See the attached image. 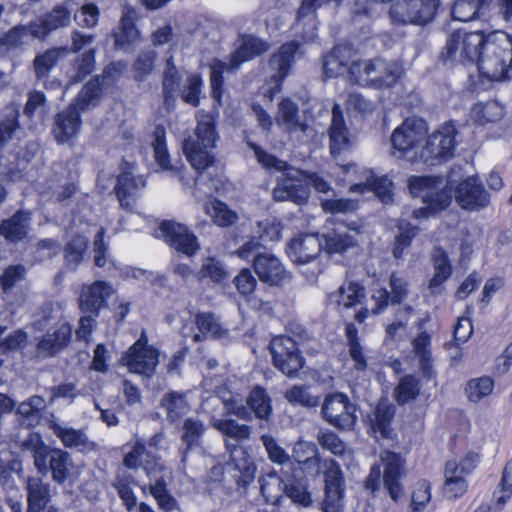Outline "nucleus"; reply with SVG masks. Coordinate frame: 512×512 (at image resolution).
Returning a JSON list of instances; mask_svg holds the SVG:
<instances>
[{
    "label": "nucleus",
    "mask_w": 512,
    "mask_h": 512,
    "mask_svg": "<svg viewBox=\"0 0 512 512\" xmlns=\"http://www.w3.org/2000/svg\"><path fill=\"white\" fill-rule=\"evenodd\" d=\"M246 143L254 151L257 161L264 168L284 172L283 177L278 180L273 189L275 201H291L297 205L307 203L309 188L301 179L304 176L303 171L290 167L286 161L278 159L250 140H247Z\"/></svg>",
    "instance_id": "obj_1"
},
{
    "label": "nucleus",
    "mask_w": 512,
    "mask_h": 512,
    "mask_svg": "<svg viewBox=\"0 0 512 512\" xmlns=\"http://www.w3.org/2000/svg\"><path fill=\"white\" fill-rule=\"evenodd\" d=\"M22 448L31 452L34 466L40 474L51 473L52 480L58 485H63L70 478L74 465L69 452L45 444L38 433H29L22 442Z\"/></svg>",
    "instance_id": "obj_2"
},
{
    "label": "nucleus",
    "mask_w": 512,
    "mask_h": 512,
    "mask_svg": "<svg viewBox=\"0 0 512 512\" xmlns=\"http://www.w3.org/2000/svg\"><path fill=\"white\" fill-rule=\"evenodd\" d=\"M477 67L481 75L491 81L511 79L512 37L500 30L489 32Z\"/></svg>",
    "instance_id": "obj_3"
},
{
    "label": "nucleus",
    "mask_w": 512,
    "mask_h": 512,
    "mask_svg": "<svg viewBox=\"0 0 512 512\" xmlns=\"http://www.w3.org/2000/svg\"><path fill=\"white\" fill-rule=\"evenodd\" d=\"M218 139L214 119L206 114L198 119L195 137H189L183 141V152L191 166L199 173V178L214 162L209 149L215 148Z\"/></svg>",
    "instance_id": "obj_4"
},
{
    "label": "nucleus",
    "mask_w": 512,
    "mask_h": 512,
    "mask_svg": "<svg viewBox=\"0 0 512 512\" xmlns=\"http://www.w3.org/2000/svg\"><path fill=\"white\" fill-rule=\"evenodd\" d=\"M400 74L401 68L397 63L385 61L381 58L355 61L348 69V77L351 83L377 89L393 86L399 79Z\"/></svg>",
    "instance_id": "obj_5"
},
{
    "label": "nucleus",
    "mask_w": 512,
    "mask_h": 512,
    "mask_svg": "<svg viewBox=\"0 0 512 512\" xmlns=\"http://www.w3.org/2000/svg\"><path fill=\"white\" fill-rule=\"evenodd\" d=\"M322 251V242L317 234H303L293 238L287 245L286 252L288 257L297 266L304 268L312 264V269H302L301 272L305 278L310 281H316L318 275L323 271L318 258Z\"/></svg>",
    "instance_id": "obj_6"
},
{
    "label": "nucleus",
    "mask_w": 512,
    "mask_h": 512,
    "mask_svg": "<svg viewBox=\"0 0 512 512\" xmlns=\"http://www.w3.org/2000/svg\"><path fill=\"white\" fill-rule=\"evenodd\" d=\"M455 182L452 173L448 175L445 186H443V179L441 177H412L409 181V188L413 194H420L423 202L430 206L432 213L436 214L450 205L452 201V187Z\"/></svg>",
    "instance_id": "obj_7"
},
{
    "label": "nucleus",
    "mask_w": 512,
    "mask_h": 512,
    "mask_svg": "<svg viewBox=\"0 0 512 512\" xmlns=\"http://www.w3.org/2000/svg\"><path fill=\"white\" fill-rule=\"evenodd\" d=\"M269 348L274 366L290 378L297 376L305 364L297 342L289 336L280 335L271 340Z\"/></svg>",
    "instance_id": "obj_8"
},
{
    "label": "nucleus",
    "mask_w": 512,
    "mask_h": 512,
    "mask_svg": "<svg viewBox=\"0 0 512 512\" xmlns=\"http://www.w3.org/2000/svg\"><path fill=\"white\" fill-rule=\"evenodd\" d=\"M426 133L427 127L423 120L407 118L393 131L391 135L392 147L400 153L399 157L414 160Z\"/></svg>",
    "instance_id": "obj_9"
},
{
    "label": "nucleus",
    "mask_w": 512,
    "mask_h": 512,
    "mask_svg": "<svg viewBox=\"0 0 512 512\" xmlns=\"http://www.w3.org/2000/svg\"><path fill=\"white\" fill-rule=\"evenodd\" d=\"M457 131L452 121L445 122L427 139L420 157L431 165L445 162L454 155Z\"/></svg>",
    "instance_id": "obj_10"
},
{
    "label": "nucleus",
    "mask_w": 512,
    "mask_h": 512,
    "mask_svg": "<svg viewBox=\"0 0 512 512\" xmlns=\"http://www.w3.org/2000/svg\"><path fill=\"white\" fill-rule=\"evenodd\" d=\"M321 412L329 424L341 430H351L356 423V406L340 392L326 395Z\"/></svg>",
    "instance_id": "obj_11"
},
{
    "label": "nucleus",
    "mask_w": 512,
    "mask_h": 512,
    "mask_svg": "<svg viewBox=\"0 0 512 512\" xmlns=\"http://www.w3.org/2000/svg\"><path fill=\"white\" fill-rule=\"evenodd\" d=\"M379 459L383 466V487L394 502L404 495L402 479L406 476V460L400 454L390 450L380 453Z\"/></svg>",
    "instance_id": "obj_12"
},
{
    "label": "nucleus",
    "mask_w": 512,
    "mask_h": 512,
    "mask_svg": "<svg viewBox=\"0 0 512 512\" xmlns=\"http://www.w3.org/2000/svg\"><path fill=\"white\" fill-rule=\"evenodd\" d=\"M148 337L143 330L138 340L129 348L123 360L133 373L150 377L158 365V350L148 346Z\"/></svg>",
    "instance_id": "obj_13"
},
{
    "label": "nucleus",
    "mask_w": 512,
    "mask_h": 512,
    "mask_svg": "<svg viewBox=\"0 0 512 512\" xmlns=\"http://www.w3.org/2000/svg\"><path fill=\"white\" fill-rule=\"evenodd\" d=\"M324 478V498L320 503V510L344 508L345 478L340 465L333 459L326 461Z\"/></svg>",
    "instance_id": "obj_14"
},
{
    "label": "nucleus",
    "mask_w": 512,
    "mask_h": 512,
    "mask_svg": "<svg viewBox=\"0 0 512 512\" xmlns=\"http://www.w3.org/2000/svg\"><path fill=\"white\" fill-rule=\"evenodd\" d=\"M158 233L169 246L188 257L200 250L197 237L183 224L165 220L159 225Z\"/></svg>",
    "instance_id": "obj_15"
},
{
    "label": "nucleus",
    "mask_w": 512,
    "mask_h": 512,
    "mask_svg": "<svg viewBox=\"0 0 512 512\" xmlns=\"http://www.w3.org/2000/svg\"><path fill=\"white\" fill-rule=\"evenodd\" d=\"M72 327L67 322H56L53 330L49 329L35 346L34 357L38 360L52 358L64 350L70 343Z\"/></svg>",
    "instance_id": "obj_16"
},
{
    "label": "nucleus",
    "mask_w": 512,
    "mask_h": 512,
    "mask_svg": "<svg viewBox=\"0 0 512 512\" xmlns=\"http://www.w3.org/2000/svg\"><path fill=\"white\" fill-rule=\"evenodd\" d=\"M455 200L468 211H479L490 203V195L477 176H469L455 187Z\"/></svg>",
    "instance_id": "obj_17"
},
{
    "label": "nucleus",
    "mask_w": 512,
    "mask_h": 512,
    "mask_svg": "<svg viewBox=\"0 0 512 512\" xmlns=\"http://www.w3.org/2000/svg\"><path fill=\"white\" fill-rule=\"evenodd\" d=\"M120 71V63L110 64L105 68L102 75L95 76L90 81H88L70 104L75 105V107L81 112H85L91 108L96 107L102 97L104 80L108 78L112 72L119 73Z\"/></svg>",
    "instance_id": "obj_18"
},
{
    "label": "nucleus",
    "mask_w": 512,
    "mask_h": 512,
    "mask_svg": "<svg viewBox=\"0 0 512 512\" xmlns=\"http://www.w3.org/2000/svg\"><path fill=\"white\" fill-rule=\"evenodd\" d=\"M389 286L391 292L386 288L374 290L371 297L375 303V307L372 308L373 314H380L389 305H399L407 298L409 285L404 278L399 277L396 273H392L389 278Z\"/></svg>",
    "instance_id": "obj_19"
},
{
    "label": "nucleus",
    "mask_w": 512,
    "mask_h": 512,
    "mask_svg": "<svg viewBox=\"0 0 512 512\" xmlns=\"http://www.w3.org/2000/svg\"><path fill=\"white\" fill-rule=\"evenodd\" d=\"M113 292L112 286L106 281L98 280L90 285H83L79 296L81 312L99 315L100 310L106 306L107 300Z\"/></svg>",
    "instance_id": "obj_20"
},
{
    "label": "nucleus",
    "mask_w": 512,
    "mask_h": 512,
    "mask_svg": "<svg viewBox=\"0 0 512 512\" xmlns=\"http://www.w3.org/2000/svg\"><path fill=\"white\" fill-rule=\"evenodd\" d=\"M146 186V180L142 175H133L131 171L123 170L117 177L114 188L120 206L125 210H132L136 199Z\"/></svg>",
    "instance_id": "obj_21"
},
{
    "label": "nucleus",
    "mask_w": 512,
    "mask_h": 512,
    "mask_svg": "<svg viewBox=\"0 0 512 512\" xmlns=\"http://www.w3.org/2000/svg\"><path fill=\"white\" fill-rule=\"evenodd\" d=\"M253 268L259 279L270 286H279L289 277L281 261L270 253L257 254Z\"/></svg>",
    "instance_id": "obj_22"
},
{
    "label": "nucleus",
    "mask_w": 512,
    "mask_h": 512,
    "mask_svg": "<svg viewBox=\"0 0 512 512\" xmlns=\"http://www.w3.org/2000/svg\"><path fill=\"white\" fill-rule=\"evenodd\" d=\"M48 427L54 435L60 439L64 447L76 450L81 453L95 451L97 445L89 439L88 435L82 429H75L66 425H61L52 419L48 422Z\"/></svg>",
    "instance_id": "obj_23"
},
{
    "label": "nucleus",
    "mask_w": 512,
    "mask_h": 512,
    "mask_svg": "<svg viewBox=\"0 0 512 512\" xmlns=\"http://www.w3.org/2000/svg\"><path fill=\"white\" fill-rule=\"evenodd\" d=\"M225 449L230 454V460L235 471L238 472L234 475L238 486H248L253 481L256 473V465L253 459L241 445L232 443L230 440L225 441Z\"/></svg>",
    "instance_id": "obj_24"
},
{
    "label": "nucleus",
    "mask_w": 512,
    "mask_h": 512,
    "mask_svg": "<svg viewBox=\"0 0 512 512\" xmlns=\"http://www.w3.org/2000/svg\"><path fill=\"white\" fill-rule=\"evenodd\" d=\"M81 113L75 105L69 104L66 109L56 114L52 132L58 143L64 144L78 134L82 125Z\"/></svg>",
    "instance_id": "obj_25"
},
{
    "label": "nucleus",
    "mask_w": 512,
    "mask_h": 512,
    "mask_svg": "<svg viewBox=\"0 0 512 512\" xmlns=\"http://www.w3.org/2000/svg\"><path fill=\"white\" fill-rule=\"evenodd\" d=\"M205 430V425L201 420L193 417L185 419L181 433L182 445L178 451L183 468L186 466L189 453L202 448V438Z\"/></svg>",
    "instance_id": "obj_26"
},
{
    "label": "nucleus",
    "mask_w": 512,
    "mask_h": 512,
    "mask_svg": "<svg viewBox=\"0 0 512 512\" xmlns=\"http://www.w3.org/2000/svg\"><path fill=\"white\" fill-rule=\"evenodd\" d=\"M71 22V12L64 5H56L50 12L31 22L32 36L45 38L49 33L66 27Z\"/></svg>",
    "instance_id": "obj_27"
},
{
    "label": "nucleus",
    "mask_w": 512,
    "mask_h": 512,
    "mask_svg": "<svg viewBox=\"0 0 512 512\" xmlns=\"http://www.w3.org/2000/svg\"><path fill=\"white\" fill-rule=\"evenodd\" d=\"M301 44L296 41H289L282 44L277 52L270 57L269 64L274 73L271 79L278 83L281 82L290 72Z\"/></svg>",
    "instance_id": "obj_28"
},
{
    "label": "nucleus",
    "mask_w": 512,
    "mask_h": 512,
    "mask_svg": "<svg viewBox=\"0 0 512 512\" xmlns=\"http://www.w3.org/2000/svg\"><path fill=\"white\" fill-rule=\"evenodd\" d=\"M329 147L333 156H337L350 149L352 138L345 125L343 113L338 104L332 109V121L329 128Z\"/></svg>",
    "instance_id": "obj_29"
},
{
    "label": "nucleus",
    "mask_w": 512,
    "mask_h": 512,
    "mask_svg": "<svg viewBox=\"0 0 512 512\" xmlns=\"http://www.w3.org/2000/svg\"><path fill=\"white\" fill-rule=\"evenodd\" d=\"M395 406L388 402H380L369 416L370 428L377 439L392 440L395 436L391 424L395 416Z\"/></svg>",
    "instance_id": "obj_30"
},
{
    "label": "nucleus",
    "mask_w": 512,
    "mask_h": 512,
    "mask_svg": "<svg viewBox=\"0 0 512 512\" xmlns=\"http://www.w3.org/2000/svg\"><path fill=\"white\" fill-rule=\"evenodd\" d=\"M246 404L259 420V429L266 430L271 424L272 400L262 386H255L246 398Z\"/></svg>",
    "instance_id": "obj_31"
},
{
    "label": "nucleus",
    "mask_w": 512,
    "mask_h": 512,
    "mask_svg": "<svg viewBox=\"0 0 512 512\" xmlns=\"http://www.w3.org/2000/svg\"><path fill=\"white\" fill-rule=\"evenodd\" d=\"M136 19L137 11L132 7L126 6L123 10L118 28L113 31L116 48L126 51L136 42L139 36L135 26Z\"/></svg>",
    "instance_id": "obj_32"
},
{
    "label": "nucleus",
    "mask_w": 512,
    "mask_h": 512,
    "mask_svg": "<svg viewBox=\"0 0 512 512\" xmlns=\"http://www.w3.org/2000/svg\"><path fill=\"white\" fill-rule=\"evenodd\" d=\"M27 512H44L51 501L50 485L42 478L30 476L26 481Z\"/></svg>",
    "instance_id": "obj_33"
},
{
    "label": "nucleus",
    "mask_w": 512,
    "mask_h": 512,
    "mask_svg": "<svg viewBox=\"0 0 512 512\" xmlns=\"http://www.w3.org/2000/svg\"><path fill=\"white\" fill-rule=\"evenodd\" d=\"M195 324L199 330L192 336L194 342L198 343L206 338L225 339L229 331L224 328L219 318L210 312H201L195 315Z\"/></svg>",
    "instance_id": "obj_34"
},
{
    "label": "nucleus",
    "mask_w": 512,
    "mask_h": 512,
    "mask_svg": "<svg viewBox=\"0 0 512 512\" xmlns=\"http://www.w3.org/2000/svg\"><path fill=\"white\" fill-rule=\"evenodd\" d=\"M276 123L283 126L285 131L293 134L301 132L306 134L309 126L299 115L298 105L290 99H284L278 104Z\"/></svg>",
    "instance_id": "obj_35"
},
{
    "label": "nucleus",
    "mask_w": 512,
    "mask_h": 512,
    "mask_svg": "<svg viewBox=\"0 0 512 512\" xmlns=\"http://www.w3.org/2000/svg\"><path fill=\"white\" fill-rule=\"evenodd\" d=\"M30 223L31 213L18 210L11 218L1 222L0 235L9 242L17 243L27 236Z\"/></svg>",
    "instance_id": "obj_36"
},
{
    "label": "nucleus",
    "mask_w": 512,
    "mask_h": 512,
    "mask_svg": "<svg viewBox=\"0 0 512 512\" xmlns=\"http://www.w3.org/2000/svg\"><path fill=\"white\" fill-rule=\"evenodd\" d=\"M46 407V401L42 396L32 395L18 404L15 414L18 416L21 424L33 428L40 423Z\"/></svg>",
    "instance_id": "obj_37"
},
{
    "label": "nucleus",
    "mask_w": 512,
    "mask_h": 512,
    "mask_svg": "<svg viewBox=\"0 0 512 512\" xmlns=\"http://www.w3.org/2000/svg\"><path fill=\"white\" fill-rule=\"evenodd\" d=\"M413 352L419 361V368L425 380L435 378L431 354V337L426 331L420 332L412 341Z\"/></svg>",
    "instance_id": "obj_38"
},
{
    "label": "nucleus",
    "mask_w": 512,
    "mask_h": 512,
    "mask_svg": "<svg viewBox=\"0 0 512 512\" xmlns=\"http://www.w3.org/2000/svg\"><path fill=\"white\" fill-rule=\"evenodd\" d=\"M68 54L67 47H55L36 55L33 60V71L37 81L45 82L60 58Z\"/></svg>",
    "instance_id": "obj_39"
},
{
    "label": "nucleus",
    "mask_w": 512,
    "mask_h": 512,
    "mask_svg": "<svg viewBox=\"0 0 512 512\" xmlns=\"http://www.w3.org/2000/svg\"><path fill=\"white\" fill-rule=\"evenodd\" d=\"M289 479L273 470L259 478L260 491L267 503L276 505L285 494Z\"/></svg>",
    "instance_id": "obj_40"
},
{
    "label": "nucleus",
    "mask_w": 512,
    "mask_h": 512,
    "mask_svg": "<svg viewBox=\"0 0 512 512\" xmlns=\"http://www.w3.org/2000/svg\"><path fill=\"white\" fill-rule=\"evenodd\" d=\"M434 275L429 281V289L432 294L441 291V286L452 274V265L446 251L442 247H435L432 252Z\"/></svg>",
    "instance_id": "obj_41"
},
{
    "label": "nucleus",
    "mask_w": 512,
    "mask_h": 512,
    "mask_svg": "<svg viewBox=\"0 0 512 512\" xmlns=\"http://www.w3.org/2000/svg\"><path fill=\"white\" fill-rule=\"evenodd\" d=\"M269 49L267 42L253 36H247L234 53L231 54L230 68L238 69L239 66L254 57L261 55Z\"/></svg>",
    "instance_id": "obj_42"
},
{
    "label": "nucleus",
    "mask_w": 512,
    "mask_h": 512,
    "mask_svg": "<svg viewBox=\"0 0 512 512\" xmlns=\"http://www.w3.org/2000/svg\"><path fill=\"white\" fill-rule=\"evenodd\" d=\"M160 406L165 410L170 423L177 422L190 411L186 393L179 391L165 393L160 400Z\"/></svg>",
    "instance_id": "obj_43"
},
{
    "label": "nucleus",
    "mask_w": 512,
    "mask_h": 512,
    "mask_svg": "<svg viewBox=\"0 0 512 512\" xmlns=\"http://www.w3.org/2000/svg\"><path fill=\"white\" fill-rule=\"evenodd\" d=\"M143 470L149 479L148 489L151 495L168 488V480L171 478V469L162 461H145Z\"/></svg>",
    "instance_id": "obj_44"
},
{
    "label": "nucleus",
    "mask_w": 512,
    "mask_h": 512,
    "mask_svg": "<svg viewBox=\"0 0 512 512\" xmlns=\"http://www.w3.org/2000/svg\"><path fill=\"white\" fill-rule=\"evenodd\" d=\"M212 425L226 437L224 442L230 440L232 443L240 445V443L249 440L252 434L251 426L240 424L232 418L215 419Z\"/></svg>",
    "instance_id": "obj_45"
},
{
    "label": "nucleus",
    "mask_w": 512,
    "mask_h": 512,
    "mask_svg": "<svg viewBox=\"0 0 512 512\" xmlns=\"http://www.w3.org/2000/svg\"><path fill=\"white\" fill-rule=\"evenodd\" d=\"M421 380L414 374L402 376L393 390V398L398 405L404 406L415 401L420 395Z\"/></svg>",
    "instance_id": "obj_46"
},
{
    "label": "nucleus",
    "mask_w": 512,
    "mask_h": 512,
    "mask_svg": "<svg viewBox=\"0 0 512 512\" xmlns=\"http://www.w3.org/2000/svg\"><path fill=\"white\" fill-rule=\"evenodd\" d=\"M487 39L488 33L485 34L483 31L468 32L463 30L464 64L478 65Z\"/></svg>",
    "instance_id": "obj_47"
},
{
    "label": "nucleus",
    "mask_w": 512,
    "mask_h": 512,
    "mask_svg": "<svg viewBox=\"0 0 512 512\" xmlns=\"http://www.w3.org/2000/svg\"><path fill=\"white\" fill-rule=\"evenodd\" d=\"M204 211L211 217L213 222L220 227H228L236 223L238 215L224 202L216 198L209 199L204 204Z\"/></svg>",
    "instance_id": "obj_48"
},
{
    "label": "nucleus",
    "mask_w": 512,
    "mask_h": 512,
    "mask_svg": "<svg viewBox=\"0 0 512 512\" xmlns=\"http://www.w3.org/2000/svg\"><path fill=\"white\" fill-rule=\"evenodd\" d=\"M350 189L356 193L371 190L384 204L391 203L393 200V183L387 176L374 178L371 183L354 184Z\"/></svg>",
    "instance_id": "obj_49"
},
{
    "label": "nucleus",
    "mask_w": 512,
    "mask_h": 512,
    "mask_svg": "<svg viewBox=\"0 0 512 512\" xmlns=\"http://www.w3.org/2000/svg\"><path fill=\"white\" fill-rule=\"evenodd\" d=\"M348 50L344 46H335L329 53L323 56V72L329 77H337L343 74L348 62Z\"/></svg>",
    "instance_id": "obj_50"
},
{
    "label": "nucleus",
    "mask_w": 512,
    "mask_h": 512,
    "mask_svg": "<svg viewBox=\"0 0 512 512\" xmlns=\"http://www.w3.org/2000/svg\"><path fill=\"white\" fill-rule=\"evenodd\" d=\"M440 59L444 64H464V41L462 29L452 32L447 37L446 44L440 54Z\"/></svg>",
    "instance_id": "obj_51"
},
{
    "label": "nucleus",
    "mask_w": 512,
    "mask_h": 512,
    "mask_svg": "<svg viewBox=\"0 0 512 512\" xmlns=\"http://www.w3.org/2000/svg\"><path fill=\"white\" fill-rule=\"evenodd\" d=\"M492 0H457L452 7L455 20L468 22L475 19L482 8L487 7Z\"/></svg>",
    "instance_id": "obj_52"
},
{
    "label": "nucleus",
    "mask_w": 512,
    "mask_h": 512,
    "mask_svg": "<svg viewBox=\"0 0 512 512\" xmlns=\"http://www.w3.org/2000/svg\"><path fill=\"white\" fill-rule=\"evenodd\" d=\"M89 240L80 234L74 235L65 245L64 258L68 267L76 269L82 262Z\"/></svg>",
    "instance_id": "obj_53"
},
{
    "label": "nucleus",
    "mask_w": 512,
    "mask_h": 512,
    "mask_svg": "<svg viewBox=\"0 0 512 512\" xmlns=\"http://www.w3.org/2000/svg\"><path fill=\"white\" fill-rule=\"evenodd\" d=\"M95 49H88L78 55L72 63L70 83H78L90 75L95 69Z\"/></svg>",
    "instance_id": "obj_54"
},
{
    "label": "nucleus",
    "mask_w": 512,
    "mask_h": 512,
    "mask_svg": "<svg viewBox=\"0 0 512 512\" xmlns=\"http://www.w3.org/2000/svg\"><path fill=\"white\" fill-rule=\"evenodd\" d=\"M438 4V0H410L413 24L424 25L432 21Z\"/></svg>",
    "instance_id": "obj_55"
},
{
    "label": "nucleus",
    "mask_w": 512,
    "mask_h": 512,
    "mask_svg": "<svg viewBox=\"0 0 512 512\" xmlns=\"http://www.w3.org/2000/svg\"><path fill=\"white\" fill-rule=\"evenodd\" d=\"M165 135V128L161 125H157L152 134V147L154 150L155 160L162 169L168 171H177V168L170 163L169 154L165 143Z\"/></svg>",
    "instance_id": "obj_56"
},
{
    "label": "nucleus",
    "mask_w": 512,
    "mask_h": 512,
    "mask_svg": "<svg viewBox=\"0 0 512 512\" xmlns=\"http://www.w3.org/2000/svg\"><path fill=\"white\" fill-rule=\"evenodd\" d=\"M336 301L345 308L360 304L365 297V289L358 283L349 282L339 287Z\"/></svg>",
    "instance_id": "obj_57"
},
{
    "label": "nucleus",
    "mask_w": 512,
    "mask_h": 512,
    "mask_svg": "<svg viewBox=\"0 0 512 512\" xmlns=\"http://www.w3.org/2000/svg\"><path fill=\"white\" fill-rule=\"evenodd\" d=\"M473 116L480 125L493 123L503 116V107L495 100L476 104L472 110Z\"/></svg>",
    "instance_id": "obj_58"
},
{
    "label": "nucleus",
    "mask_w": 512,
    "mask_h": 512,
    "mask_svg": "<svg viewBox=\"0 0 512 512\" xmlns=\"http://www.w3.org/2000/svg\"><path fill=\"white\" fill-rule=\"evenodd\" d=\"M356 244L354 236L347 231H332L325 236L326 250L329 253L342 254Z\"/></svg>",
    "instance_id": "obj_59"
},
{
    "label": "nucleus",
    "mask_w": 512,
    "mask_h": 512,
    "mask_svg": "<svg viewBox=\"0 0 512 512\" xmlns=\"http://www.w3.org/2000/svg\"><path fill=\"white\" fill-rule=\"evenodd\" d=\"M180 73L164 72L162 80V95L167 109L175 106L176 98L180 93Z\"/></svg>",
    "instance_id": "obj_60"
},
{
    "label": "nucleus",
    "mask_w": 512,
    "mask_h": 512,
    "mask_svg": "<svg viewBox=\"0 0 512 512\" xmlns=\"http://www.w3.org/2000/svg\"><path fill=\"white\" fill-rule=\"evenodd\" d=\"M32 36L31 22L26 26H15L0 38V53L17 48L24 38Z\"/></svg>",
    "instance_id": "obj_61"
},
{
    "label": "nucleus",
    "mask_w": 512,
    "mask_h": 512,
    "mask_svg": "<svg viewBox=\"0 0 512 512\" xmlns=\"http://www.w3.org/2000/svg\"><path fill=\"white\" fill-rule=\"evenodd\" d=\"M22 471V462L16 458L4 460L0 457V486L9 491L15 488L14 474Z\"/></svg>",
    "instance_id": "obj_62"
},
{
    "label": "nucleus",
    "mask_w": 512,
    "mask_h": 512,
    "mask_svg": "<svg viewBox=\"0 0 512 512\" xmlns=\"http://www.w3.org/2000/svg\"><path fill=\"white\" fill-rule=\"evenodd\" d=\"M22 471V462L16 458L4 460L0 457V486L9 491L15 488L14 474Z\"/></svg>",
    "instance_id": "obj_63"
},
{
    "label": "nucleus",
    "mask_w": 512,
    "mask_h": 512,
    "mask_svg": "<svg viewBox=\"0 0 512 512\" xmlns=\"http://www.w3.org/2000/svg\"><path fill=\"white\" fill-rule=\"evenodd\" d=\"M494 382L488 376H483L476 379H471L466 388L468 399L471 402L477 403L482 398L490 395L493 391Z\"/></svg>",
    "instance_id": "obj_64"
}]
</instances>
